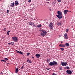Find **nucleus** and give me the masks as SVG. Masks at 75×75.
<instances>
[{
	"mask_svg": "<svg viewBox=\"0 0 75 75\" xmlns=\"http://www.w3.org/2000/svg\"><path fill=\"white\" fill-rule=\"evenodd\" d=\"M54 65H58V63L56 62L53 61L52 62H50L49 64L50 66H54Z\"/></svg>",
	"mask_w": 75,
	"mask_h": 75,
	"instance_id": "obj_1",
	"label": "nucleus"
},
{
	"mask_svg": "<svg viewBox=\"0 0 75 75\" xmlns=\"http://www.w3.org/2000/svg\"><path fill=\"white\" fill-rule=\"evenodd\" d=\"M47 33L46 32V31L45 30H42V33H41V36H42L44 37L45 36V35H46V34H47Z\"/></svg>",
	"mask_w": 75,
	"mask_h": 75,
	"instance_id": "obj_2",
	"label": "nucleus"
},
{
	"mask_svg": "<svg viewBox=\"0 0 75 75\" xmlns=\"http://www.w3.org/2000/svg\"><path fill=\"white\" fill-rule=\"evenodd\" d=\"M12 39L13 41H15V42H17V41H18V38L17 37L13 36L12 37Z\"/></svg>",
	"mask_w": 75,
	"mask_h": 75,
	"instance_id": "obj_3",
	"label": "nucleus"
},
{
	"mask_svg": "<svg viewBox=\"0 0 75 75\" xmlns=\"http://www.w3.org/2000/svg\"><path fill=\"white\" fill-rule=\"evenodd\" d=\"M62 65L63 67H65L66 66L67 64V63L66 62H61Z\"/></svg>",
	"mask_w": 75,
	"mask_h": 75,
	"instance_id": "obj_4",
	"label": "nucleus"
},
{
	"mask_svg": "<svg viewBox=\"0 0 75 75\" xmlns=\"http://www.w3.org/2000/svg\"><path fill=\"white\" fill-rule=\"evenodd\" d=\"M66 72L67 74H72V71L69 70H67L66 71Z\"/></svg>",
	"mask_w": 75,
	"mask_h": 75,
	"instance_id": "obj_5",
	"label": "nucleus"
},
{
	"mask_svg": "<svg viewBox=\"0 0 75 75\" xmlns=\"http://www.w3.org/2000/svg\"><path fill=\"white\" fill-rule=\"evenodd\" d=\"M52 24H53L52 23H50L49 25V27L51 29H52V26L53 25Z\"/></svg>",
	"mask_w": 75,
	"mask_h": 75,
	"instance_id": "obj_6",
	"label": "nucleus"
},
{
	"mask_svg": "<svg viewBox=\"0 0 75 75\" xmlns=\"http://www.w3.org/2000/svg\"><path fill=\"white\" fill-rule=\"evenodd\" d=\"M64 37L65 39H68V35H67V33H66L64 34Z\"/></svg>",
	"mask_w": 75,
	"mask_h": 75,
	"instance_id": "obj_7",
	"label": "nucleus"
},
{
	"mask_svg": "<svg viewBox=\"0 0 75 75\" xmlns=\"http://www.w3.org/2000/svg\"><path fill=\"white\" fill-rule=\"evenodd\" d=\"M57 17L58 18L61 19V18H62V15H56Z\"/></svg>",
	"mask_w": 75,
	"mask_h": 75,
	"instance_id": "obj_8",
	"label": "nucleus"
},
{
	"mask_svg": "<svg viewBox=\"0 0 75 75\" xmlns=\"http://www.w3.org/2000/svg\"><path fill=\"white\" fill-rule=\"evenodd\" d=\"M58 15H61L62 14V12L60 11H57Z\"/></svg>",
	"mask_w": 75,
	"mask_h": 75,
	"instance_id": "obj_9",
	"label": "nucleus"
},
{
	"mask_svg": "<svg viewBox=\"0 0 75 75\" xmlns=\"http://www.w3.org/2000/svg\"><path fill=\"white\" fill-rule=\"evenodd\" d=\"M59 46L60 47H62V48H64L65 47V45H63L62 44H60L59 45Z\"/></svg>",
	"mask_w": 75,
	"mask_h": 75,
	"instance_id": "obj_10",
	"label": "nucleus"
},
{
	"mask_svg": "<svg viewBox=\"0 0 75 75\" xmlns=\"http://www.w3.org/2000/svg\"><path fill=\"white\" fill-rule=\"evenodd\" d=\"M40 55H40V54H36L35 55V56L36 57V58H40Z\"/></svg>",
	"mask_w": 75,
	"mask_h": 75,
	"instance_id": "obj_11",
	"label": "nucleus"
},
{
	"mask_svg": "<svg viewBox=\"0 0 75 75\" xmlns=\"http://www.w3.org/2000/svg\"><path fill=\"white\" fill-rule=\"evenodd\" d=\"M18 4H19V3H18V1H15V5L17 6V5H18Z\"/></svg>",
	"mask_w": 75,
	"mask_h": 75,
	"instance_id": "obj_12",
	"label": "nucleus"
},
{
	"mask_svg": "<svg viewBox=\"0 0 75 75\" xmlns=\"http://www.w3.org/2000/svg\"><path fill=\"white\" fill-rule=\"evenodd\" d=\"M68 11H68L67 10H64V14L65 15H66V14L67 13V12H68Z\"/></svg>",
	"mask_w": 75,
	"mask_h": 75,
	"instance_id": "obj_13",
	"label": "nucleus"
},
{
	"mask_svg": "<svg viewBox=\"0 0 75 75\" xmlns=\"http://www.w3.org/2000/svg\"><path fill=\"white\" fill-rule=\"evenodd\" d=\"M18 71V68H17V67H16V71L15 72V74H17Z\"/></svg>",
	"mask_w": 75,
	"mask_h": 75,
	"instance_id": "obj_14",
	"label": "nucleus"
},
{
	"mask_svg": "<svg viewBox=\"0 0 75 75\" xmlns=\"http://www.w3.org/2000/svg\"><path fill=\"white\" fill-rule=\"evenodd\" d=\"M64 45H65L66 47H69V44L67 43H65Z\"/></svg>",
	"mask_w": 75,
	"mask_h": 75,
	"instance_id": "obj_15",
	"label": "nucleus"
},
{
	"mask_svg": "<svg viewBox=\"0 0 75 75\" xmlns=\"http://www.w3.org/2000/svg\"><path fill=\"white\" fill-rule=\"evenodd\" d=\"M10 6V7H14V2L12 3Z\"/></svg>",
	"mask_w": 75,
	"mask_h": 75,
	"instance_id": "obj_16",
	"label": "nucleus"
},
{
	"mask_svg": "<svg viewBox=\"0 0 75 75\" xmlns=\"http://www.w3.org/2000/svg\"><path fill=\"white\" fill-rule=\"evenodd\" d=\"M28 23L30 25H34V23H32L31 22H28Z\"/></svg>",
	"mask_w": 75,
	"mask_h": 75,
	"instance_id": "obj_17",
	"label": "nucleus"
},
{
	"mask_svg": "<svg viewBox=\"0 0 75 75\" xmlns=\"http://www.w3.org/2000/svg\"><path fill=\"white\" fill-rule=\"evenodd\" d=\"M36 26L37 27H38V28H40V27H42V25H41V24H40V25H37V26Z\"/></svg>",
	"mask_w": 75,
	"mask_h": 75,
	"instance_id": "obj_18",
	"label": "nucleus"
},
{
	"mask_svg": "<svg viewBox=\"0 0 75 75\" xmlns=\"http://www.w3.org/2000/svg\"><path fill=\"white\" fill-rule=\"evenodd\" d=\"M4 59L5 61V62H6V61L8 60V59L7 58H4Z\"/></svg>",
	"mask_w": 75,
	"mask_h": 75,
	"instance_id": "obj_19",
	"label": "nucleus"
},
{
	"mask_svg": "<svg viewBox=\"0 0 75 75\" xmlns=\"http://www.w3.org/2000/svg\"><path fill=\"white\" fill-rule=\"evenodd\" d=\"M27 61L28 63H32V62H31V61L30 60H29V59H28Z\"/></svg>",
	"mask_w": 75,
	"mask_h": 75,
	"instance_id": "obj_20",
	"label": "nucleus"
},
{
	"mask_svg": "<svg viewBox=\"0 0 75 75\" xmlns=\"http://www.w3.org/2000/svg\"><path fill=\"white\" fill-rule=\"evenodd\" d=\"M57 24H58V25H61V24H62V23H61V22H59V23H58V22L57 23Z\"/></svg>",
	"mask_w": 75,
	"mask_h": 75,
	"instance_id": "obj_21",
	"label": "nucleus"
},
{
	"mask_svg": "<svg viewBox=\"0 0 75 75\" xmlns=\"http://www.w3.org/2000/svg\"><path fill=\"white\" fill-rule=\"evenodd\" d=\"M64 69H69V67H68V66H67L66 67H65L64 68Z\"/></svg>",
	"mask_w": 75,
	"mask_h": 75,
	"instance_id": "obj_22",
	"label": "nucleus"
},
{
	"mask_svg": "<svg viewBox=\"0 0 75 75\" xmlns=\"http://www.w3.org/2000/svg\"><path fill=\"white\" fill-rule=\"evenodd\" d=\"M52 5L53 6H55L56 5V2H53L52 3Z\"/></svg>",
	"mask_w": 75,
	"mask_h": 75,
	"instance_id": "obj_23",
	"label": "nucleus"
},
{
	"mask_svg": "<svg viewBox=\"0 0 75 75\" xmlns=\"http://www.w3.org/2000/svg\"><path fill=\"white\" fill-rule=\"evenodd\" d=\"M50 61V59H47V62H49Z\"/></svg>",
	"mask_w": 75,
	"mask_h": 75,
	"instance_id": "obj_24",
	"label": "nucleus"
},
{
	"mask_svg": "<svg viewBox=\"0 0 75 75\" xmlns=\"http://www.w3.org/2000/svg\"><path fill=\"white\" fill-rule=\"evenodd\" d=\"M60 50H62V51H63L64 50V48H60Z\"/></svg>",
	"mask_w": 75,
	"mask_h": 75,
	"instance_id": "obj_25",
	"label": "nucleus"
},
{
	"mask_svg": "<svg viewBox=\"0 0 75 75\" xmlns=\"http://www.w3.org/2000/svg\"><path fill=\"white\" fill-rule=\"evenodd\" d=\"M10 32V30L8 31L7 32L8 35H9V33Z\"/></svg>",
	"mask_w": 75,
	"mask_h": 75,
	"instance_id": "obj_26",
	"label": "nucleus"
},
{
	"mask_svg": "<svg viewBox=\"0 0 75 75\" xmlns=\"http://www.w3.org/2000/svg\"><path fill=\"white\" fill-rule=\"evenodd\" d=\"M59 69L61 70V71H62V68L61 67H59Z\"/></svg>",
	"mask_w": 75,
	"mask_h": 75,
	"instance_id": "obj_27",
	"label": "nucleus"
},
{
	"mask_svg": "<svg viewBox=\"0 0 75 75\" xmlns=\"http://www.w3.org/2000/svg\"><path fill=\"white\" fill-rule=\"evenodd\" d=\"M11 45H14V42H11Z\"/></svg>",
	"mask_w": 75,
	"mask_h": 75,
	"instance_id": "obj_28",
	"label": "nucleus"
},
{
	"mask_svg": "<svg viewBox=\"0 0 75 75\" xmlns=\"http://www.w3.org/2000/svg\"><path fill=\"white\" fill-rule=\"evenodd\" d=\"M30 53H28L27 54V56H28L30 55Z\"/></svg>",
	"mask_w": 75,
	"mask_h": 75,
	"instance_id": "obj_29",
	"label": "nucleus"
},
{
	"mask_svg": "<svg viewBox=\"0 0 75 75\" xmlns=\"http://www.w3.org/2000/svg\"><path fill=\"white\" fill-rule=\"evenodd\" d=\"M1 62H5V61L4 60H3V59L1 60Z\"/></svg>",
	"mask_w": 75,
	"mask_h": 75,
	"instance_id": "obj_30",
	"label": "nucleus"
},
{
	"mask_svg": "<svg viewBox=\"0 0 75 75\" xmlns=\"http://www.w3.org/2000/svg\"><path fill=\"white\" fill-rule=\"evenodd\" d=\"M23 52L21 51H20L19 52V54H23Z\"/></svg>",
	"mask_w": 75,
	"mask_h": 75,
	"instance_id": "obj_31",
	"label": "nucleus"
},
{
	"mask_svg": "<svg viewBox=\"0 0 75 75\" xmlns=\"http://www.w3.org/2000/svg\"><path fill=\"white\" fill-rule=\"evenodd\" d=\"M57 1L58 3H60V2H61V0H57Z\"/></svg>",
	"mask_w": 75,
	"mask_h": 75,
	"instance_id": "obj_32",
	"label": "nucleus"
},
{
	"mask_svg": "<svg viewBox=\"0 0 75 75\" xmlns=\"http://www.w3.org/2000/svg\"><path fill=\"white\" fill-rule=\"evenodd\" d=\"M23 68H24V64L23 65V66L21 68V69H23Z\"/></svg>",
	"mask_w": 75,
	"mask_h": 75,
	"instance_id": "obj_33",
	"label": "nucleus"
},
{
	"mask_svg": "<svg viewBox=\"0 0 75 75\" xmlns=\"http://www.w3.org/2000/svg\"><path fill=\"white\" fill-rule=\"evenodd\" d=\"M17 51V53H20V52H19V51H18V50H16Z\"/></svg>",
	"mask_w": 75,
	"mask_h": 75,
	"instance_id": "obj_34",
	"label": "nucleus"
},
{
	"mask_svg": "<svg viewBox=\"0 0 75 75\" xmlns=\"http://www.w3.org/2000/svg\"><path fill=\"white\" fill-rule=\"evenodd\" d=\"M69 30V29H66V32H68V30Z\"/></svg>",
	"mask_w": 75,
	"mask_h": 75,
	"instance_id": "obj_35",
	"label": "nucleus"
},
{
	"mask_svg": "<svg viewBox=\"0 0 75 75\" xmlns=\"http://www.w3.org/2000/svg\"><path fill=\"white\" fill-rule=\"evenodd\" d=\"M9 10H7V13H8V12H9Z\"/></svg>",
	"mask_w": 75,
	"mask_h": 75,
	"instance_id": "obj_36",
	"label": "nucleus"
},
{
	"mask_svg": "<svg viewBox=\"0 0 75 75\" xmlns=\"http://www.w3.org/2000/svg\"><path fill=\"white\" fill-rule=\"evenodd\" d=\"M52 75H57V74H55V73H53Z\"/></svg>",
	"mask_w": 75,
	"mask_h": 75,
	"instance_id": "obj_37",
	"label": "nucleus"
},
{
	"mask_svg": "<svg viewBox=\"0 0 75 75\" xmlns=\"http://www.w3.org/2000/svg\"><path fill=\"white\" fill-rule=\"evenodd\" d=\"M31 0H29V1H28V2L29 3H30V2H31Z\"/></svg>",
	"mask_w": 75,
	"mask_h": 75,
	"instance_id": "obj_38",
	"label": "nucleus"
},
{
	"mask_svg": "<svg viewBox=\"0 0 75 75\" xmlns=\"http://www.w3.org/2000/svg\"><path fill=\"white\" fill-rule=\"evenodd\" d=\"M39 31H42V30H41V29H40V30H39Z\"/></svg>",
	"mask_w": 75,
	"mask_h": 75,
	"instance_id": "obj_39",
	"label": "nucleus"
},
{
	"mask_svg": "<svg viewBox=\"0 0 75 75\" xmlns=\"http://www.w3.org/2000/svg\"><path fill=\"white\" fill-rule=\"evenodd\" d=\"M50 69V68H46V69H47V70H49V69Z\"/></svg>",
	"mask_w": 75,
	"mask_h": 75,
	"instance_id": "obj_40",
	"label": "nucleus"
},
{
	"mask_svg": "<svg viewBox=\"0 0 75 75\" xmlns=\"http://www.w3.org/2000/svg\"><path fill=\"white\" fill-rule=\"evenodd\" d=\"M33 26H34V27H35V25H34Z\"/></svg>",
	"mask_w": 75,
	"mask_h": 75,
	"instance_id": "obj_41",
	"label": "nucleus"
},
{
	"mask_svg": "<svg viewBox=\"0 0 75 75\" xmlns=\"http://www.w3.org/2000/svg\"><path fill=\"white\" fill-rule=\"evenodd\" d=\"M6 28L4 29V31H6Z\"/></svg>",
	"mask_w": 75,
	"mask_h": 75,
	"instance_id": "obj_42",
	"label": "nucleus"
},
{
	"mask_svg": "<svg viewBox=\"0 0 75 75\" xmlns=\"http://www.w3.org/2000/svg\"><path fill=\"white\" fill-rule=\"evenodd\" d=\"M10 43H8V44L9 45H10Z\"/></svg>",
	"mask_w": 75,
	"mask_h": 75,
	"instance_id": "obj_43",
	"label": "nucleus"
},
{
	"mask_svg": "<svg viewBox=\"0 0 75 75\" xmlns=\"http://www.w3.org/2000/svg\"><path fill=\"white\" fill-rule=\"evenodd\" d=\"M1 74H3V73L2 72H1Z\"/></svg>",
	"mask_w": 75,
	"mask_h": 75,
	"instance_id": "obj_44",
	"label": "nucleus"
},
{
	"mask_svg": "<svg viewBox=\"0 0 75 75\" xmlns=\"http://www.w3.org/2000/svg\"><path fill=\"white\" fill-rule=\"evenodd\" d=\"M61 44H62V42H61Z\"/></svg>",
	"mask_w": 75,
	"mask_h": 75,
	"instance_id": "obj_45",
	"label": "nucleus"
},
{
	"mask_svg": "<svg viewBox=\"0 0 75 75\" xmlns=\"http://www.w3.org/2000/svg\"><path fill=\"white\" fill-rule=\"evenodd\" d=\"M74 47H75V45H74Z\"/></svg>",
	"mask_w": 75,
	"mask_h": 75,
	"instance_id": "obj_46",
	"label": "nucleus"
},
{
	"mask_svg": "<svg viewBox=\"0 0 75 75\" xmlns=\"http://www.w3.org/2000/svg\"><path fill=\"white\" fill-rule=\"evenodd\" d=\"M22 54V55H24V54H23V53H22V54Z\"/></svg>",
	"mask_w": 75,
	"mask_h": 75,
	"instance_id": "obj_47",
	"label": "nucleus"
},
{
	"mask_svg": "<svg viewBox=\"0 0 75 75\" xmlns=\"http://www.w3.org/2000/svg\"><path fill=\"white\" fill-rule=\"evenodd\" d=\"M49 9L50 10V11H51V8H50Z\"/></svg>",
	"mask_w": 75,
	"mask_h": 75,
	"instance_id": "obj_48",
	"label": "nucleus"
},
{
	"mask_svg": "<svg viewBox=\"0 0 75 75\" xmlns=\"http://www.w3.org/2000/svg\"><path fill=\"white\" fill-rule=\"evenodd\" d=\"M7 64L8 65V64H9V63H7Z\"/></svg>",
	"mask_w": 75,
	"mask_h": 75,
	"instance_id": "obj_49",
	"label": "nucleus"
},
{
	"mask_svg": "<svg viewBox=\"0 0 75 75\" xmlns=\"http://www.w3.org/2000/svg\"><path fill=\"white\" fill-rule=\"evenodd\" d=\"M49 3V2H47V3Z\"/></svg>",
	"mask_w": 75,
	"mask_h": 75,
	"instance_id": "obj_50",
	"label": "nucleus"
},
{
	"mask_svg": "<svg viewBox=\"0 0 75 75\" xmlns=\"http://www.w3.org/2000/svg\"><path fill=\"white\" fill-rule=\"evenodd\" d=\"M32 58H33V57H32Z\"/></svg>",
	"mask_w": 75,
	"mask_h": 75,
	"instance_id": "obj_51",
	"label": "nucleus"
}]
</instances>
